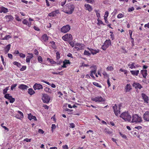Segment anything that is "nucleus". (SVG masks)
I'll return each mask as SVG.
<instances>
[{
    "label": "nucleus",
    "instance_id": "1",
    "mask_svg": "<svg viewBox=\"0 0 149 149\" xmlns=\"http://www.w3.org/2000/svg\"><path fill=\"white\" fill-rule=\"evenodd\" d=\"M120 116L125 121L128 122H130L131 121L132 117L128 111H125Z\"/></svg>",
    "mask_w": 149,
    "mask_h": 149
},
{
    "label": "nucleus",
    "instance_id": "2",
    "mask_svg": "<svg viewBox=\"0 0 149 149\" xmlns=\"http://www.w3.org/2000/svg\"><path fill=\"white\" fill-rule=\"evenodd\" d=\"M132 120L131 122L132 123H138L142 121V118L137 114H133L132 117Z\"/></svg>",
    "mask_w": 149,
    "mask_h": 149
},
{
    "label": "nucleus",
    "instance_id": "3",
    "mask_svg": "<svg viewBox=\"0 0 149 149\" xmlns=\"http://www.w3.org/2000/svg\"><path fill=\"white\" fill-rule=\"evenodd\" d=\"M63 39L65 41H71L73 39L72 36L69 34H67L62 37Z\"/></svg>",
    "mask_w": 149,
    "mask_h": 149
},
{
    "label": "nucleus",
    "instance_id": "4",
    "mask_svg": "<svg viewBox=\"0 0 149 149\" xmlns=\"http://www.w3.org/2000/svg\"><path fill=\"white\" fill-rule=\"evenodd\" d=\"M74 9V6L73 5H70L67 8L66 13L69 14H71L73 13Z\"/></svg>",
    "mask_w": 149,
    "mask_h": 149
},
{
    "label": "nucleus",
    "instance_id": "5",
    "mask_svg": "<svg viewBox=\"0 0 149 149\" xmlns=\"http://www.w3.org/2000/svg\"><path fill=\"white\" fill-rule=\"evenodd\" d=\"M42 99L44 103H48L50 100V97L47 95L44 94L43 95Z\"/></svg>",
    "mask_w": 149,
    "mask_h": 149
},
{
    "label": "nucleus",
    "instance_id": "6",
    "mask_svg": "<svg viewBox=\"0 0 149 149\" xmlns=\"http://www.w3.org/2000/svg\"><path fill=\"white\" fill-rule=\"evenodd\" d=\"M113 111L116 115L118 116L120 113V107L118 108L116 104L113 106Z\"/></svg>",
    "mask_w": 149,
    "mask_h": 149
},
{
    "label": "nucleus",
    "instance_id": "7",
    "mask_svg": "<svg viewBox=\"0 0 149 149\" xmlns=\"http://www.w3.org/2000/svg\"><path fill=\"white\" fill-rule=\"evenodd\" d=\"M4 97L6 99L9 100L10 103H13L15 100V99L13 98L10 95V94L9 93L6 94L4 95Z\"/></svg>",
    "mask_w": 149,
    "mask_h": 149
},
{
    "label": "nucleus",
    "instance_id": "8",
    "mask_svg": "<svg viewBox=\"0 0 149 149\" xmlns=\"http://www.w3.org/2000/svg\"><path fill=\"white\" fill-rule=\"evenodd\" d=\"M70 29V27L69 25H67L63 26L61 29V31L63 33L68 32Z\"/></svg>",
    "mask_w": 149,
    "mask_h": 149
},
{
    "label": "nucleus",
    "instance_id": "9",
    "mask_svg": "<svg viewBox=\"0 0 149 149\" xmlns=\"http://www.w3.org/2000/svg\"><path fill=\"white\" fill-rule=\"evenodd\" d=\"M91 100L95 102H104L105 100L101 96H97L94 98H91Z\"/></svg>",
    "mask_w": 149,
    "mask_h": 149
},
{
    "label": "nucleus",
    "instance_id": "10",
    "mask_svg": "<svg viewBox=\"0 0 149 149\" xmlns=\"http://www.w3.org/2000/svg\"><path fill=\"white\" fill-rule=\"evenodd\" d=\"M143 118L145 121L149 122V111L145 112L143 115Z\"/></svg>",
    "mask_w": 149,
    "mask_h": 149
},
{
    "label": "nucleus",
    "instance_id": "11",
    "mask_svg": "<svg viewBox=\"0 0 149 149\" xmlns=\"http://www.w3.org/2000/svg\"><path fill=\"white\" fill-rule=\"evenodd\" d=\"M33 88L34 90H40L42 89V86L40 84L38 83H35L33 86Z\"/></svg>",
    "mask_w": 149,
    "mask_h": 149
},
{
    "label": "nucleus",
    "instance_id": "12",
    "mask_svg": "<svg viewBox=\"0 0 149 149\" xmlns=\"http://www.w3.org/2000/svg\"><path fill=\"white\" fill-rule=\"evenodd\" d=\"M132 89V87L130 84H127L125 87V90L126 92L130 91Z\"/></svg>",
    "mask_w": 149,
    "mask_h": 149
},
{
    "label": "nucleus",
    "instance_id": "13",
    "mask_svg": "<svg viewBox=\"0 0 149 149\" xmlns=\"http://www.w3.org/2000/svg\"><path fill=\"white\" fill-rule=\"evenodd\" d=\"M59 11L58 10L52 11L49 14V16L50 17H54L57 14L59 13Z\"/></svg>",
    "mask_w": 149,
    "mask_h": 149
},
{
    "label": "nucleus",
    "instance_id": "14",
    "mask_svg": "<svg viewBox=\"0 0 149 149\" xmlns=\"http://www.w3.org/2000/svg\"><path fill=\"white\" fill-rule=\"evenodd\" d=\"M133 86L135 88H139L141 89L142 88V86L141 84L138 83L134 82L133 84Z\"/></svg>",
    "mask_w": 149,
    "mask_h": 149
},
{
    "label": "nucleus",
    "instance_id": "15",
    "mask_svg": "<svg viewBox=\"0 0 149 149\" xmlns=\"http://www.w3.org/2000/svg\"><path fill=\"white\" fill-rule=\"evenodd\" d=\"M141 96L144 101V102L146 104L148 103V97L143 93L141 94Z\"/></svg>",
    "mask_w": 149,
    "mask_h": 149
},
{
    "label": "nucleus",
    "instance_id": "16",
    "mask_svg": "<svg viewBox=\"0 0 149 149\" xmlns=\"http://www.w3.org/2000/svg\"><path fill=\"white\" fill-rule=\"evenodd\" d=\"M141 73L142 74L143 77L146 79L147 75V70H142L141 71Z\"/></svg>",
    "mask_w": 149,
    "mask_h": 149
},
{
    "label": "nucleus",
    "instance_id": "17",
    "mask_svg": "<svg viewBox=\"0 0 149 149\" xmlns=\"http://www.w3.org/2000/svg\"><path fill=\"white\" fill-rule=\"evenodd\" d=\"M48 37L46 34H44L41 37L42 40L43 41L46 42L48 40Z\"/></svg>",
    "mask_w": 149,
    "mask_h": 149
},
{
    "label": "nucleus",
    "instance_id": "18",
    "mask_svg": "<svg viewBox=\"0 0 149 149\" xmlns=\"http://www.w3.org/2000/svg\"><path fill=\"white\" fill-rule=\"evenodd\" d=\"M89 50L91 53L93 54H96L97 53H99V50L98 49L97 50H94L91 48H88Z\"/></svg>",
    "mask_w": 149,
    "mask_h": 149
},
{
    "label": "nucleus",
    "instance_id": "19",
    "mask_svg": "<svg viewBox=\"0 0 149 149\" xmlns=\"http://www.w3.org/2000/svg\"><path fill=\"white\" fill-rule=\"evenodd\" d=\"M29 54L30 56H27L26 59V61L27 63L30 62L31 59L33 57V54H32L29 53Z\"/></svg>",
    "mask_w": 149,
    "mask_h": 149
},
{
    "label": "nucleus",
    "instance_id": "20",
    "mask_svg": "<svg viewBox=\"0 0 149 149\" xmlns=\"http://www.w3.org/2000/svg\"><path fill=\"white\" fill-rule=\"evenodd\" d=\"M106 46L107 47L111 45V40L109 39L108 40H106L104 42V43Z\"/></svg>",
    "mask_w": 149,
    "mask_h": 149
},
{
    "label": "nucleus",
    "instance_id": "21",
    "mask_svg": "<svg viewBox=\"0 0 149 149\" xmlns=\"http://www.w3.org/2000/svg\"><path fill=\"white\" fill-rule=\"evenodd\" d=\"M28 88V86L25 85L23 84H20L19 86V88L20 89H21L23 90H26Z\"/></svg>",
    "mask_w": 149,
    "mask_h": 149
},
{
    "label": "nucleus",
    "instance_id": "22",
    "mask_svg": "<svg viewBox=\"0 0 149 149\" xmlns=\"http://www.w3.org/2000/svg\"><path fill=\"white\" fill-rule=\"evenodd\" d=\"M130 72L131 74L134 75L138 76L139 73V70H131Z\"/></svg>",
    "mask_w": 149,
    "mask_h": 149
},
{
    "label": "nucleus",
    "instance_id": "23",
    "mask_svg": "<svg viewBox=\"0 0 149 149\" xmlns=\"http://www.w3.org/2000/svg\"><path fill=\"white\" fill-rule=\"evenodd\" d=\"M41 81L42 82L45 83H46V84L48 85H49L51 86L53 88H55L56 87V85L55 84H50L49 83V82L46 81L44 80H41Z\"/></svg>",
    "mask_w": 149,
    "mask_h": 149
},
{
    "label": "nucleus",
    "instance_id": "24",
    "mask_svg": "<svg viewBox=\"0 0 149 149\" xmlns=\"http://www.w3.org/2000/svg\"><path fill=\"white\" fill-rule=\"evenodd\" d=\"M84 6L86 10H88L89 12H90L92 10V8L90 5L88 4H86Z\"/></svg>",
    "mask_w": 149,
    "mask_h": 149
},
{
    "label": "nucleus",
    "instance_id": "25",
    "mask_svg": "<svg viewBox=\"0 0 149 149\" xmlns=\"http://www.w3.org/2000/svg\"><path fill=\"white\" fill-rule=\"evenodd\" d=\"M22 23L24 24L27 25L29 27H30L31 26V22H29L27 20L25 19H24L22 21Z\"/></svg>",
    "mask_w": 149,
    "mask_h": 149
},
{
    "label": "nucleus",
    "instance_id": "26",
    "mask_svg": "<svg viewBox=\"0 0 149 149\" xmlns=\"http://www.w3.org/2000/svg\"><path fill=\"white\" fill-rule=\"evenodd\" d=\"M5 18L7 19V21L13 20L14 19L13 17L11 15H7L5 16Z\"/></svg>",
    "mask_w": 149,
    "mask_h": 149
},
{
    "label": "nucleus",
    "instance_id": "27",
    "mask_svg": "<svg viewBox=\"0 0 149 149\" xmlns=\"http://www.w3.org/2000/svg\"><path fill=\"white\" fill-rule=\"evenodd\" d=\"M17 112L20 115V117H17V115H16V118L19 119H20L21 118L24 117V115L22 112L19 111H18Z\"/></svg>",
    "mask_w": 149,
    "mask_h": 149
},
{
    "label": "nucleus",
    "instance_id": "28",
    "mask_svg": "<svg viewBox=\"0 0 149 149\" xmlns=\"http://www.w3.org/2000/svg\"><path fill=\"white\" fill-rule=\"evenodd\" d=\"M76 45L79 47L78 49H79V50L84 49V44L78 43Z\"/></svg>",
    "mask_w": 149,
    "mask_h": 149
},
{
    "label": "nucleus",
    "instance_id": "29",
    "mask_svg": "<svg viewBox=\"0 0 149 149\" xmlns=\"http://www.w3.org/2000/svg\"><path fill=\"white\" fill-rule=\"evenodd\" d=\"M44 90L46 92L50 94L52 93V90L50 88L48 87H46L44 88Z\"/></svg>",
    "mask_w": 149,
    "mask_h": 149
},
{
    "label": "nucleus",
    "instance_id": "30",
    "mask_svg": "<svg viewBox=\"0 0 149 149\" xmlns=\"http://www.w3.org/2000/svg\"><path fill=\"white\" fill-rule=\"evenodd\" d=\"M103 132L106 134H110L112 133V132L110 131L107 128H106L104 129L103 130Z\"/></svg>",
    "mask_w": 149,
    "mask_h": 149
},
{
    "label": "nucleus",
    "instance_id": "31",
    "mask_svg": "<svg viewBox=\"0 0 149 149\" xmlns=\"http://www.w3.org/2000/svg\"><path fill=\"white\" fill-rule=\"evenodd\" d=\"M135 63H130L128 64V66L131 69L135 68L136 67L134 65Z\"/></svg>",
    "mask_w": 149,
    "mask_h": 149
},
{
    "label": "nucleus",
    "instance_id": "32",
    "mask_svg": "<svg viewBox=\"0 0 149 149\" xmlns=\"http://www.w3.org/2000/svg\"><path fill=\"white\" fill-rule=\"evenodd\" d=\"M28 93L31 95H32L35 93V91L33 90V89L29 88L28 89Z\"/></svg>",
    "mask_w": 149,
    "mask_h": 149
},
{
    "label": "nucleus",
    "instance_id": "33",
    "mask_svg": "<svg viewBox=\"0 0 149 149\" xmlns=\"http://www.w3.org/2000/svg\"><path fill=\"white\" fill-rule=\"evenodd\" d=\"M13 64L14 65H16L17 67L19 68L20 67L22 66L20 63L16 61L13 62Z\"/></svg>",
    "mask_w": 149,
    "mask_h": 149
},
{
    "label": "nucleus",
    "instance_id": "34",
    "mask_svg": "<svg viewBox=\"0 0 149 149\" xmlns=\"http://www.w3.org/2000/svg\"><path fill=\"white\" fill-rule=\"evenodd\" d=\"M2 11L3 13H6L8 12V10L7 8L3 7H2Z\"/></svg>",
    "mask_w": 149,
    "mask_h": 149
},
{
    "label": "nucleus",
    "instance_id": "35",
    "mask_svg": "<svg viewBox=\"0 0 149 149\" xmlns=\"http://www.w3.org/2000/svg\"><path fill=\"white\" fill-rule=\"evenodd\" d=\"M93 84L95 86H96L97 87H99L100 88H101L102 87L100 85H99V84H98V83L97 82H93Z\"/></svg>",
    "mask_w": 149,
    "mask_h": 149
},
{
    "label": "nucleus",
    "instance_id": "36",
    "mask_svg": "<svg viewBox=\"0 0 149 149\" xmlns=\"http://www.w3.org/2000/svg\"><path fill=\"white\" fill-rule=\"evenodd\" d=\"M9 89V87H6L4 89V90L3 91V94H6V93L8 91Z\"/></svg>",
    "mask_w": 149,
    "mask_h": 149
},
{
    "label": "nucleus",
    "instance_id": "37",
    "mask_svg": "<svg viewBox=\"0 0 149 149\" xmlns=\"http://www.w3.org/2000/svg\"><path fill=\"white\" fill-rule=\"evenodd\" d=\"M11 37L9 35H6L2 39L3 40H8Z\"/></svg>",
    "mask_w": 149,
    "mask_h": 149
},
{
    "label": "nucleus",
    "instance_id": "38",
    "mask_svg": "<svg viewBox=\"0 0 149 149\" xmlns=\"http://www.w3.org/2000/svg\"><path fill=\"white\" fill-rule=\"evenodd\" d=\"M38 60L40 63H42V59L40 56H39L38 57Z\"/></svg>",
    "mask_w": 149,
    "mask_h": 149
},
{
    "label": "nucleus",
    "instance_id": "39",
    "mask_svg": "<svg viewBox=\"0 0 149 149\" xmlns=\"http://www.w3.org/2000/svg\"><path fill=\"white\" fill-rule=\"evenodd\" d=\"M84 54L85 55H86L88 56H89L91 55V54L88 51H87L86 50H85Z\"/></svg>",
    "mask_w": 149,
    "mask_h": 149
},
{
    "label": "nucleus",
    "instance_id": "40",
    "mask_svg": "<svg viewBox=\"0 0 149 149\" xmlns=\"http://www.w3.org/2000/svg\"><path fill=\"white\" fill-rule=\"evenodd\" d=\"M63 63H65L66 64H70L71 63L69 60L66 59L64 61H63Z\"/></svg>",
    "mask_w": 149,
    "mask_h": 149
},
{
    "label": "nucleus",
    "instance_id": "41",
    "mask_svg": "<svg viewBox=\"0 0 149 149\" xmlns=\"http://www.w3.org/2000/svg\"><path fill=\"white\" fill-rule=\"evenodd\" d=\"M119 134L123 138L125 139H126L127 138V136L125 134H122L121 132H119Z\"/></svg>",
    "mask_w": 149,
    "mask_h": 149
},
{
    "label": "nucleus",
    "instance_id": "42",
    "mask_svg": "<svg viewBox=\"0 0 149 149\" xmlns=\"http://www.w3.org/2000/svg\"><path fill=\"white\" fill-rule=\"evenodd\" d=\"M95 12L96 13V15L97 17L99 18V17H100V13H99V11L98 10H95Z\"/></svg>",
    "mask_w": 149,
    "mask_h": 149
},
{
    "label": "nucleus",
    "instance_id": "43",
    "mask_svg": "<svg viewBox=\"0 0 149 149\" xmlns=\"http://www.w3.org/2000/svg\"><path fill=\"white\" fill-rule=\"evenodd\" d=\"M113 70V67L112 66L108 67L107 68V70L108 71H111Z\"/></svg>",
    "mask_w": 149,
    "mask_h": 149
},
{
    "label": "nucleus",
    "instance_id": "44",
    "mask_svg": "<svg viewBox=\"0 0 149 149\" xmlns=\"http://www.w3.org/2000/svg\"><path fill=\"white\" fill-rule=\"evenodd\" d=\"M109 15V12L108 11H106L105 12L104 18L107 19Z\"/></svg>",
    "mask_w": 149,
    "mask_h": 149
},
{
    "label": "nucleus",
    "instance_id": "45",
    "mask_svg": "<svg viewBox=\"0 0 149 149\" xmlns=\"http://www.w3.org/2000/svg\"><path fill=\"white\" fill-rule=\"evenodd\" d=\"M123 17L124 15L123 14L121 13H119L117 17L118 19H120Z\"/></svg>",
    "mask_w": 149,
    "mask_h": 149
},
{
    "label": "nucleus",
    "instance_id": "46",
    "mask_svg": "<svg viewBox=\"0 0 149 149\" xmlns=\"http://www.w3.org/2000/svg\"><path fill=\"white\" fill-rule=\"evenodd\" d=\"M108 47L106 46V45L104 44L102 46L101 48L104 51H105L106 50V49Z\"/></svg>",
    "mask_w": 149,
    "mask_h": 149
},
{
    "label": "nucleus",
    "instance_id": "47",
    "mask_svg": "<svg viewBox=\"0 0 149 149\" xmlns=\"http://www.w3.org/2000/svg\"><path fill=\"white\" fill-rule=\"evenodd\" d=\"M56 58L57 60L59 59L60 57V54L58 52H57L56 53Z\"/></svg>",
    "mask_w": 149,
    "mask_h": 149
},
{
    "label": "nucleus",
    "instance_id": "48",
    "mask_svg": "<svg viewBox=\"0 0 149 149\" xmlns=\"http://www.w3.org/2000/svg\"><path fill=\"white\" fill-rule=\"evenodd\" d=\"M110 33H111L110 36L111 37V38L112 40L114 38V34L113 32L111 31L110 32Z\"/></svg>",
    "mask_w": 149,
    "mask_h": 149
},
{
    "label": "nucleus",
    "instance_id": "49",
    "mask_svg": "<svg viewBox=\"0 0 149 149\" xmlns=\"http://www.w3.org/2000/svg\"><path fill=\"white\" fill-rule=\"evenodd\" d=\"M26 66H22V68H21L20 69V70L21 71H23L24 70H25L26 69Z\"/></svg>",
    "mask_w": 149,
    "mask_h": 149
},
{
    "label": "nucleus",
    "instance_id": "50",
    "mask_svg": "<svg viewBox=\"0 0 149 149\" xmlns=\"http://www.w3.org/2000/svg\"><path fill=\"white\" fill-rule=\"evenodd\" d=\"M17 86V84H12L11 85V88H10L11 90H13V89L15 87Z\"/></svg>",
    "mask_w": 149,
    "mask_h": 149
},
{
    "label": "nucleus",
    "instance_id": "51",
    "mask_svg": "<svg viewBox=\"0 0 149 149\" xmlns=\"http://www.w3.org/2000/svg\"><path fill=\"white\" fill-rule=\"evenodd\" d=\"M103 75H104V77L105 78H109V75L107 74L106 72H104L103 73Z\"/></svg>",
    "mask_w": 149,
    "mask_h": 149
},
{
    "label": "nucleus",
    "instance_id": "52",
    "mask_svg": "<svg viewBox=\"0 0 149 149\" xmlns=\"http://www.w3.org/2000/svg\"><path fill=\"white\" fill-rule=\"evenodd\" d=\"M33 116L31 113H30L29 114H28V118L29 120H32V117Z\"/></svg>",
    "mask_w": 149,
    "mask_h": 149
},
{
    "label": "nucleus",
    "instance_id": "53",
    "mask_svg": "<svg viewBox=\"0 0 149 149\" xmlns=\"http://www.w3.org/2000/svg\"><path fill=\"white\" fill-rule=\"evenodd\" d=\"M19 56L22 58H24L25 57V55L22 53H20L19 54Z\"/></svg>",
    "mask_w": 149,
    "mask_h": 149
},
{
    "label": "nucleus",
    "instance_id": "54",
    "mask_svg": "<svg viewBox=\"0 0 149 149\" xmlns=\"http://www.w3.org/2000/svg\"><path fill=\"white\" fill-rule=\"evenodd\" d=\"M11 45L10 44H8L7 45L5 48V49H7L8 50H9L10 49Z\"/></svg>",
    "mask_w": 149,
    "mask_h": 149
},
{
    "label": "nucleus",
    "instance_id": "55",
    "mask_svg": "<svg viewBox=\"0 0 149 149\" xmlns=\"http://www.w3.org/2000/svg\"><path fill=\"white\" fill-rule=\"evenodd\" d=\"M69 42V44L71 46H72V47H73L74 46V42L71 41H70V42Z\"/></svg>",
    "mask_w": 149,
    "mask_h": 149
},
{
    "label": "nucleus",
    "instance_id": "56",
    "mask_svg": "<svg viewBox=\"0 0 149 149\" xmlns=\"http://www.w3.org/2000/svg\"><path fill=\"white\" fill-rule=\"evenodd\" d=\"M70 128H74L75 127V124L73 123H70Z\"/></svg>",
    "mask_w": 149,
    "mask_h": 149
},
{
    "label": "nucleus",
    "instance_id": "57",
    "mask_svg": "<svg viewBox=\"0 0 149 149\" xmlns=\"http://www.w3.org/2000/svg\"><path fill=\"white\" fill-rule=\"evenodd\" d=\"M97 20L98 21L97 24L100 25V24H102L103 23V22L102 21L99 19V18H98L97 19Z\"/></svg>",
    "mask_w": 149,
    "mask_h": 149
},
{
    "label": "nucleus",
    "instance_id": "58",
    "mask_svg": "<svg viewBox=\"0 0 149 149\" xmlns=\"http://www.w3.org/2000/svg\"><path fill=\"white\" fill-rule=\"evenodd\" d=\"M66 2V0H64V1H62L61 3V5L62 6H63L65 4Z\"/></svg>",
    "mask_w": 149,
    "mask_h": 149
},
{
    "label": "nucleus",
    "instance_id": "59",
    "mask_svg": "<svg viewBox=\"0 0 149 149\" xmlns=\"http://www.w3.org/2000/svg\"><path fill=\"white\" fill-rule=\"evenodd\" d=\"M33 28L36 31H40V29H39L36 26H34L33 27Z\"/></svg>",
    "mask_w": 149,
    "mask_h": 149
},
{
    "label": "nucleus",
    "instance_id": "60",
    "mask_svg": "<svg viewBox=\"0 0 149 149\" xmlns=\"http://www.w3.org/2000/svg\"><path fill=\"white\" fill-rule=\"evenodd\" d=\"M134 8L133 7H132L131 8H129L128 9V11L131 12L134 11Z\"/></svg>",
    "mask_w": 149,
    "mask_h": 149
},
{
    "label": "nucleus",
    "instance_id": "61",
    "mask_svg": "<svg viewBox=\"0 0 149 149\" xmlns=\"http://www.w3.org/2000/svg\"><path fill=\"white\" fill-rule=\"evenodd\" d=\"M38 132L39 133L43 134L44 133V131L41 129H39L38 130Z\"/></svg>",
    "mask_w": 149,
    "mask_h": 149
},
{
    "label": "nucleus",
    "instance_id": "62",
    "mask_svg": "<svg viewBox=\"0 0 149 149\" xmlns=\"http://www.w3.org/2000/svg\"><path fill=\"white\" fill-rule=\"evenodd\" d=\"M34 53L35 54L37 55L38 54V52L37 50L35 49L34 51Z\"/></svg>",
    "mask_w": 149,
    "mask_h": 149
},
{
    "label": "nucleus",
    "instance_id": "63",
    "mask_svg": "<svg viewBox=\"0 0 149 149\" xmlns=\"http://www.w3.org/2000/svg\"><path fill=\"white\" fill-rule=\"evenodd\" d=\"M31 139H29L28 138H26L24 139V141H26L27 142H29L31 141Z\"/></svg>",
    "mask_w": 149,
    "mask_h": 149
},
{
    "label": "nucleus",
    "instance_id": "64",
    "mask_svg": "<svg viewBox=\"0 0 149 149\" xmlns=\"http://www.w3.org/2000/svg\"><path fill=\"white\" fill-rule=\"evenodd\" d=\"M62 147L63 149H68V146L66 145L63 146Z\"/></svg>",
    "mask_w": 149,
    "mask_h": 149
}]
</instances>
